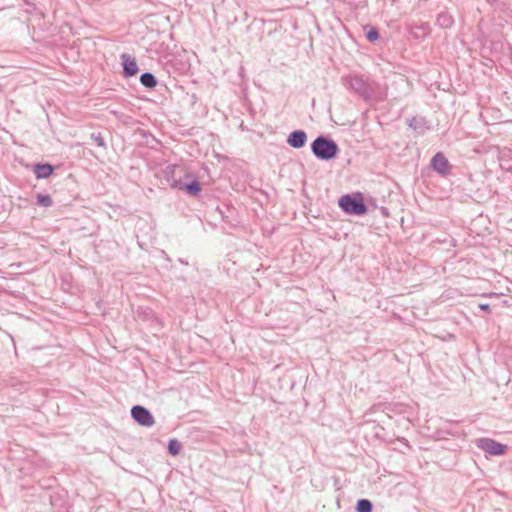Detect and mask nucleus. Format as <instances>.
<instances>
[{
  "label": "nucleus",
  "instance_id": "nucleus-1",
  "mask_svg": "<svg viewBox=\"0 0 512 512\" xmlns=\"http://www.w3.org/2000/svg\"><path fill=\"white\" fill-rule=\"evenodd\" d=\"M311 150L316 158L328 161L337 156L339 147L334 140L321 135L312 142Z\"/></svg>",
  "mask_w": 512,
  "mask_h": 512
},
{
  "label": "nucleus",
  "instance_id": "nucleus-2",
  "mask_svg": "<svg viewBox=\"0 0 512 512\" xmlns=\"http://www.w3.org/2000/svg\"><path fill=\"white\" fill-rule=\"evenodd\" d=\"M344 84L365 100L371 99L374 93L373 83L360 75H349L344 78Z\"/></svg>",
  "mask_w": 512,
  "mask_h": 512
},
{
  "label": "nucleus",
  "instance_id": "nucleus-3",
  "mask_svg": "<svg viewBox=\"0 0 512 512\" xmlns=\"http://www.w3.org/2000/svg\"><path fill=\"white\" fill-rule=\"evenodd\" d=\"M339 206L345 213L350 215H363L368 210L360 195L352 196L350 194H346L341 196L339 199Z\"/></svg>",
  "mask_w": 512,
  "mask_h": 512
},
{
  "label": "nucleus",
  "instance_id": "nucleus-4",
  "mask_svg": "<svg viewBox=\"0 0 512 512\" xmlns=\"http://www.w3.org/2000/svg\"><path fill=\"white\" fill-rule=\"evenodd\" d=\"M165 178L172 188H181L183 179H191L192 174L188 173L182 166L169 165L165 169Z\"/></svg>",
  "mask_w": 512,
  "mask_h": 512
},
{
  "label": "nucleus",
  "instance_id": "nucleus-5",
  "mask_svg": "<svg viewBox=\"0 0 512 512\" xmlns=\"http://www.w3.org/2000/svg\"><path fill=\"white\" fill-rule=\"evenodd\" d=\"M131 416L135 422L144 427H151L155 423L151 412L141 405H135L132 407Z\"/></svg>",
  "mask_w": 512,
  "mask_h": 512
},
{
  "label": "nucleus",
  "instance_id": "nucleus-6",
  "mask_svg": "<svg viewBox=\"0 0 512 512\" xmlns=\"http://www.w3.org/2000/svg\"><path fill=\"white\" fill-rule=\"evenodd\" d=\"M431 167L439 174L445 176L450 173L451 165L443 153H436L431 159Z\"/></svg>",
  "mask_w": 512,
  "mask_h": 512
},
{
  "label": "nucleus",
  "instance_id": "nucleus-7",
  "mask_svg": "<svg viewBox=\"0 0 512 512\" xmlns=\"http://www.w3.org/2000/svg\"><path fill=\"white\" fill-rule=\"evenodd\" d=\"M478 447L491 455H502L506 448L505 445L488 438L480 439Z\"/></svg>",
  "mask_w": 512,
  "mask_h": 512
},
{
  "label": "nucleus",
  "instance_id": "nucleus-8",
  "mask_svg": "<svg viewBox=\"0 0 512 512\" xmlns=\"http://www.w3.org/2000/svg\"><path fill=\"white\" fill-rule=\"evenodd\" d=\"M122 65H123V75L126 78L133 77L138 73V65L135 58H132L128 54L121 55Z\"/></svg>",
  "mask_w": 512,
  "mask_h": 512
},
{
  "label": "nucleus",
  "instance_id": "nucleus-9",
  "mask_svg": "<svg viewBox=\"0 0 512 512\" xmlns=\"http://www.w3.org/2000/svg\"><path fill=\"white\" fill-rule=\"evenodd\" d=\"M307 141V134L303 130L291 132L287 138V143L293 148H302Z\"/></svg>",
  "mask_w": 512,
  "mask_h": 512
},
{
  "label": "nucleus",
  "instance_id": "nucleus-10",
  "mask_svg": "<svg viewBox=\"0 0 512 512\" xmlns=\"http://www.w3.org/2000/svg\"><path fill=\"white\" fill-rule=\"evenodd\" d=\"M186 180V182L182 181L181 188H179V190L185 191L190 196H197L201 191L200 183L193 177Z\"/></svg>",
  "mask_w": 512,
  "mask_h": 512
},
{
  "label": "nucleus",
  "instance_id": "nucleus-11",
  "mask_svg": "<svg viewBox=\"0 0 512 512\" xmlns=\"http://www.w3.org/2000/svg\"><path fill=\"white\" fill-rule=\"evenodd\" d=\"M54 171V167L48 163L45 164H36L34 166V173L37 178L39 179H46L48 178Z\"/></svg>",
  "mask_w": 512,
  "mask_h": 512
},
{
  "label": "nucleus",
  "instance_id": "nucleus-12",
  "mask_svg": "<svg viewBox=\"0 0 512 512\" xmlns=\"http://www.w3.org/2000/svg\"><path fill=\"white\" fill-rule=\"evenodd\" d=\"M140 82L147 88H154L157 85L156 77L149 72H145L140 76Z\"/></svg>",
  "mask_w": 512,
  "mask_h": 512
},
{
  "label": "nucleus",
  "instance_id": "nucleus-13",
  "mask_svg": "<svg viewBox=\"0 0 512 512\" xmlns=\"http://www.w3.org/2000/svg\"><path fill=\"white\" fill-rule=\"evenodd\" d=\"M437 24L442 28H448L453 24V19L448 13H440L436 19Z\"/></svg>",
  "mask_w": 512,
  "mask_h": 512
},
{
  "label": "nucleus",
  "instance_id": "nucleus-14",
  "mask_svg": "<svg viewBox=\"0 0 512 512\" xmlns=\"http://www.w3.org/2000/svg\"><path fill=\"white\" fill-rule=\"evenodd\" d=\"M372 503L368 499H360L357 501L356 510L357 512H372Z\"/></svg>",
  "mask_w": 512,
  "mask_h": 512
},
{
  "label": "nucleus",
  "instance_id": "nucleus-15",
  "mask_svg": "<svg viewBox=\"0 0 512 512\" xmlns=\"http://www.w3.org/2000/svg\"><path fill=\"white\" fill-rule=\"evenodd\" d=\"M181 448H182V445H181V443L177 439L169 440V442H168V452L171 455H173V456L178 455L180 453Z\"/></svg>",
  "mask_w": 512,
  "mask_h": 512
},
{
  "label": "nucleus",
  "instance_id": "nucleus-16",
  "mask_svg": "<svg viewBox=\"0 0 512 512\" xmlns=\"http://www.w3.org/2000/svg\"><path fill=\"white\" fill-rule=\"evenodd\" d=\"M37 205L42 207H51L53 200L48 194H37Z\"/></svg>",
  "mask_w": 512,
  "mask_h": 512
},
{
  "label": "nucleus",
  "instance_id": "nucleus-17",
  "mask_svg": "<svg viewBox=\"0 0 512 512\" xmlns=\"http://www.w3.org/2000/svg\"><path fill=\"white\" fill-rule=\"evenodd\" d=\"M409 126L419 133H423L425 131L424 121L421 118H413L410 121Z\"/></svg>",
  "mask_w": 512,
  "mask_h": 512
},
{
  "label": "nucleus",
  "instance_id": "nucleus-18",
  "mask_svg": "<svg viewBox=\"0 0 512 512\" xmlns=\"http://www.w3.org/2000/svg\"><path fill=\"white\" fill-rule=\"evenodd\" d=\"M366 38L370 42H374L379 38V32L375 27H370V29L366 32Z\"/></svg>",
  "mask_w": 512,
  "mask_h": 512
},
{
  "label": "nucleus",
  "instance_id": "nucleus-19",
  "mask_svg": "<svg viewBox=\"0 0 512 512\" xmlns=\"http://www.w3.org/2000/svg\"><path fill=\"white\" fill-rule=\"evenodd\" d=\"M92 137L94 138V140L98 144V146H104V140L100 135L95 136L93 134Z\"/></svg>",
  "mask_w": 512,
  "mask_h": 512
},
{
  "label": "nucleus",
  "instance_id": "nucleus-20",
  "mask_svg": "<svg viewBox=\"0 0 512 512\" xmlns=\"http://www.w3.org/2000/svg\"><path fill=\"white\" fill-rule=\"evenodd\" d=\"M479 308L483 311H489L490 309L489 304H480Z\"/></svg>",
  "mask_w": 512,
  "mask_h": 512
}]
</instances>
